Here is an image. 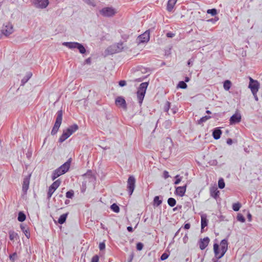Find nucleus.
<instances>
[{"mask_svg": "<svg viewBox=\"0 0 262 262\" xmlns=\"http://www.w3.org/2000/svg\"><path fill=\"white\" fill-rule=\"evenodd\" d=\"M68 214L69 213L67 212L61 215L58 220V223L59 224H63V223H64L66 221Z\"/></svg>", "mask_w": 262, "mask_h": 262, "instance_id": "27", "label": "nucleus"}, {"mask_svg": "<svg viewBox=\"0 0 262 262\" xmlns=\"http://www.w3.org/2000/svg\"><path fill=\"white\" fill-rule=\"evenodd\" d=\"M233 143V141L232 140V139L231 138H228L227 140V143L228 144V145H231Z\"/></svg>", "mask_w": 262, "mask_h": 262, "instance_id": "61", "label": "nucleus"}, {"mask_svg": "<svg viewBox=\"0 0 262 262\" xmlns=\"http://www.w3.org/2000/svg\"><path fill=\"white\" fill-rule=\"evenodd\" d=\"M170 102H169V101H166L164 106V111L165 112H168L170 108Z\"/></svg>", "mask_w": 262, "mask_h": 262, "instance_id": "43", "label": "nucleus"}, {"mask_svg": "<svg viewBox=\"0 0 262 262\" xmlns=\"http://www.w3.org/2000/svg\"><path fill=\"white\" fill-rule=\"evenodd\" d=\"M32 4L38 9H45L49 5V0H32Z\"/></svg>", "mask_w": 262, "mask_h": 262, "instance_id": "10", "label": "nucleus"}, {"mask_svg": "<svg viewBox=\"0 0 262 262\" xmlns=\"http://www.w3.org/2000/svg\"><path fill=\"white\" fill-rule=\"evenodd\" d=\"M32 76V74L31 72H27L25 77L21 80V85H24L30 79Z\"/></svg>", "mask_w": 262, "mask_h": 262, "instance_id": "25", "label": "nucleus"}, {"mask_svg": "<svg viewBox=\"0 0 262 262\" xmlns=\"http://www.w3.org/2000/svg\"><path fill=\"white\" fill-rule=\"evenodd\" d=\"M150 38L149 31L146 30L144 33L140 35L138 38L137 40L139 43L147 42Z\"/></svg>", "mask_w": 262, "mask_h": 262, "instance_id": "11", "label": "nucleus"}, {"mask_svg": "<svg viewBox=\"0 0 262 262\" xmlns=\"http://www.w3.org/2000/svg\"><path fill=\"white\" fill-rule=\"evenodd\" d=\"M116 105L122 107L123 110H127V104L125 99L122 96H118L115 99Z\"/></svg>", "mask_w": 262, "mask_h": 262, "instance_id": "14", "label": "nucleus"}, {"mask_svg": "<svg viewBox=\"0 0 262 262\" xmlns=\"http://www.w3.org/2000/svg\"><path fill=\"white\" fill-rule=\"evenodd\" d=\"M176 200L173 198H169L167 200L168 205L171 207H174L176 204Z\"/></svg>", "mask_w": 262, "mask_h": 262, "instance_id": "32", "label": "nucleus"}, {"mask_svg": "<svg viewBox=\"0 0 262 262\" xmlns=\"http://www.w3.org/2000/svg\"><path fill=\"white\" fill-rule=\"evenodd\" d=\"M160 196H156L153 201V205L156 207L160 206L162 203V199H160Z\"/></svg>", "mask_w": 262, "mask_h": 262, "instance_id": "28", "label": "nucleus"}, {"mask_svg": "<svg viewBox=\"0 0 262 262\" xmlns=\"http://www.w3.org/2000/svg\"><path fill=\"white\" fill-rule=\"evenodd\" d=\"M177 1V0H168L166 8V9L168 12L172 11Z\"/></svg>", "mask_w": 262, "mask_h": 262, "instance_id": "24", "label": "nucleus"}, {"mask_svg": "<svg viewBox=\"0 0 262 262\" xmlns=\"http://www.w3.org/2000/svg\"><path fill=\"white\" fill-rule=\"evenodd\" d=\"M208 220L206 214H203L201 215V232H203L204 228L207 226Z\"/></svg>", "mask_w": 262, "mask_h": 262, "instance_id": "20", "label": "nucleus"}, {"mask_svg": "<svg viewBox=\"0 0 262 262\" xmlns=\"http://www.w3.org/2000/svg\"><path fill=\"white\" fill-rule=\"evenodd\" d=\"M99 257L98 255H95L92 258L91 262H99Z\"/></svg>", "mask_w": 262, "mask_h": 262, "instance_id": "50", "label": "nucleus"}, {"mask_svg": "<svg viewBox=\"0 0 262 262\" xmlns=\"http://www.w3.org/2000/svg\"><path fill=\"white\" fill-rule=\"evenodd\" d=\"M62 45L70 49H77L80 53L83 54L86 53V49L84 46L77 42H64Z\"/></svg>", "mask_w": 262, "mask_h": 262, "instance_id": "5", "label": "nucleus"}, {"mask_svg": "<svg viewBox=\"0 0 262 262\" xmlns=\"http://www.w3.org/2000/svg\"><path fill=\"white\" fill-rule=\"evenodd\" d=\"M249 80L248 88L251 90L252 93H257L260 87L259 83L257 80H254L251 77L249 78Z\"/></svg>", "mask_w": 262, "mask_h": 262, "instance_id": "9", "label": "nucleus"}, {"mask_svg": "<svg viewBox=\"0 0 262 262\" xmlns=\"http://www.w3.org/2000/svg\"><path fill=\"white\" fill-rule=\"evenodd\" d=\"M231 82L230 80H226L224 81L223 86H224V89L226 91L229 90V89L231 88Z\"/></svg>", "mask_w": 262, "mask_h": 262, "instance_id": "30", "label": "nucleus"}, {"mask_svg": "<svg viewBox=\"0 0 262 262\" xmlns=\"http://www.w3.org/2000/svg\"><path fill=\"white\" fill-rule=\"evenodd\" d=\"M135 183V178L133 176H130L127 181V188L129 195H131L134 191Z\"/></svg>", "mask_w": 262, "mask_h": 262, "instance_id": "8", "label": "nucleus"}, {"mask_svg": "<svg viewBox=\"0 0 262 262\" xmlns=\"http://www.w3.org/2000/svg\"><path fill=\"white\" fill-rule=\"evenodd\" d=\"M26 219V215L23 211H19L18 213L17 220L20 222H23Z\"/></svg>", "mask_w": 262, "mask_h": 262, "instance_id": "29", "label": "nucleus"}, {"mask_svg": "<svg viewBox=\"0 0 262 262\" xmlns=\"http://www.w3.org/2000/svg\"><path fill=\"white\" fill-rule=\"evenodd\" d=\"M74 195V192L73 190L67 191L66 193V196L68 199H72Z\"/></svg>", "mask_w": 262, "mask_h": 262, "instance_id": "41", "label": "nucleus"}, {"mask_svg": "<svg viewBox=\"0 0 262 262\" xmlns=\"http://www.w3.org/2000/svg\"><path fill=\"white\" fill-rule=\"evenodd\" d=\"M9 238L11 241H13L15 238L18 237V234L13 231H10L9 232Z\"/></svg>", "mask_w": 262, "mask_h": 262, "instance_id": "35", "label": "nucleus"}, {"mask_svg": "<svg viewBox=\"0 0 262 262\" xmlns=\"http://www.w3.org/2000/svg\"><path fill=\"white\" fill-rule=\"evenodd\" d=\"M31 174L26 176L23 180L22 191L24 194H26L29 187Z\"/></svg>", "mask_w": 262, "mask_h": 262, "instance_id": "16", "label": "nucleus"}, {"mask_svg": "<svg viewBox=\"0 0 262 262\" xmlns=\"http://www.w3.org/2000/svg\"><path fill=\"white\" fill-rule=\"evenodd\" d=\"M87 5L95 7L96 6V3L95 0H83Z\"/></svg>", "mask_w": 262, "mask_h": 262, "instance_id": "38", "label": "nucleus"}, {"mask_svg": "<svg viewBox=\"0 0 262 262\" xmlns=\"http://www.w3.org/2000/svg\"><path fill=\"white\" fill-rule=\"evenodd\" d=\"M210 239L208 237H205L203 239H200L199 242V248L201 250L205 249L209 244Z\"/></svg>", "mask_w": 262, "mask_h": 262, "instance_id": "18", "label": "nucleus"}, {"mask_svg": "<svg viewBox=\"0 0 262 262\" xmlns=\"http://www.w3.org/2000/svg\"><path fill=\"white\" fill-rule=\"evenodd\" d=\"M82 177L88 178L90 179H93L95 178L94 176L92 173L91 170H88L86 173L82 175Z\"/></svg>", "mask_w": 262, "mask_h": 262, "instance_id": "31", "label": "nucleus"}, {"mask_svg": "<svg viewBox=\"0 0 262 262\" xmlns=\"http://www.w3.org/2000/svg\"><path fill=\"white\" fill-rule=\"evenodd\" d=\"M13 32V26L10 23H8L4 26L2 30V33L6 36H8Z\"/></svg>", "mask_w": 262, "mask_h": 262, "instance_id": "15", "label": "nucleus"}, {"mask_svg": "<svg viewBox=\"0 0 262 262\" xmlns=\"http://www.w3.org/2000/svg\"><path fill=\"white\" fill-rule=\"evenodd\" d=\"M242 120V116L241 114L237 112H236L234 114H233L229 119V123L230 125L236 124L241 121Z\"/></svg>", "mask_w": 262, "mask_h": 262, "instance_id": "12", "label": "nucleus"}, {"mask_svg": "<svg viewBox=\"0 0 262 262\" xmlns=\"http://www.w3.org/2000/svg\"><path fill=\"white\" fill-rule=\"evenodd\" d=\"M126 85V82L125 80H122L119 81V85L121 87H123Z\"/></svg>", "mask_w": 262, "mask_h": 262, "instance_id": "53", "label": "nucleus"}, {"mask_svg": "<svg viewBox=\"0 0 262 262\" xmlns=\"http://www.w3.org/2000/svg\"><path fill=\"white\" fill-rule=\"evenodd\" d=\"M210 193L211 197L216 199L219 196L220 191L216 187L214 186L210 188Z\"/></svg>", "mask_w": 262, "mask_h": 262, "instance_id": "22", "label": "nucleus"}, {"mask_svg": "<svg viewBox=\"0 0 262 262\" xmlns=\"http://www.w3.org/2000/svg\"><path fill=\"white\" fill-rule=\"evenodd\" d=\"M123 49L122 42L118 43L112 47H111L108 49V51L110 54H113L116 53H119L121 52Z\"/></svg>", "mask_w": 262, "mask_h": 262, "instance_id": "13", "label": "nucleus"}, {"mask_svg": "<svg viewBox=\"0 0 262 262\" xmlns=\"http://www.w3.org/2000/svg\"><path fill=\"white\" fill-rule=\"evenodd\" d=\"M171 111H172L173 114H175L178 111V108L176 107H172L171 109Z\"/></svg>", "mask_w": 262, "mask_h": 262, "instance_id": "58", "label": "nucleus"}, {"mask_svg": "<svg viewBox=\"0 0 262 262\" xmlns=\"http://www.w3.org/2000/svg\"><path fill=\"white\" fill-rule=\"evenodd\" d=\"M61 184V181L60 180H57L54 182L49 187V189L47 193V199L48 200H50L52 194L54 192V191L57 189V188Z\"/></svg>", "mask_w": 262, "mask_h": 262, "instance_id": "7", "label": "nucleus"}, {"mask_svg": "<svg viewBox=\"0 0 262 262\" xmlns=\"http://www.w3.org/2000/svg\"><path fill=\"white\" fill-rule=\"evenodd\" d=\"M237 220L242 223H244L245 222V218L244 215L241 213L237 214L236 217Z\"/></svg>", "mask_w": 262, "mask_h": 262, "instance_id": "42", "label": "nucleus"}, {"mask_svg": "<svg viewBox=\"0 0 262 262\" xmlns=\"http://www.w3.org/2000/svg\"><path fill=\"white\" fill-rule=\"evenodd\" d=\"M169 253H167L166 252H164L162 255L160 257V259L161 260H166L167 258H168V257H169Z\"/></svg>", "mask_w": 262, "mask_h": 262, "instance_id": "44", "label": "nucleus"}, {"mask_svg": "<svg viewBox=\"0 0 262 262\" xmlns=\"http://www.w3.org/2000/svg\"><path fill=\"white\" fill-rule=\"evenodd\" d=\"M218 186H219V188H220L221 189L225 188V183L223 178H221L219 179V180L218 181Z\"/></svg>", "mask_w": 262, "mask_h": 262, "instance_id": "37", "label": "nucleus"}, {"mask_svg": "<svg viewBox=\"0 0 262 262\" xmlns=\"http://www.w3.org/2000/svg\"><path fill=\"white\" fill-rule=\"evenodd\" d=\"M187 186V184H185L183 186H179L176 187L175 191L176 194L180 196H184L186 192Z\"/></svg>", "mask_w": 262, "mask_h": 262, "instance_id": "19", "label": "nucleus"}, {"mask_svg": "<svg viewBox=\"0 0 262 262\" xmlns=\"http://www.w3.org/2000/svg\"><path fill=\"white\" fill-rule=\"evenodd\" d=\"M99 14L106 17H111L115 15L116 11L112 7H104L99 10Z\"/></svg>", "mask_w": 262, "mask_h": 262, "instance_id": "6", "label": "nucleus"}, {"mask_svg": "<svg viewBox=\"0 0 262 262\" xmlns=\"http://www.w3.org/2000/svg\"><path fill=\"white\" fill-rule=\"evenodd\" d=\"M221 246V253L220 250V246L217 243H214L213 244V251L214 253V258H213L214 262H220L218 259L223 257L228 250V239L225 238L222 239L220 243Z\"/></svg>", "mask_w": 262, "mask_h": 262, "instance_id": "1", "label": "nucleus"}, {"mask_svg": "<svg viewBox=\"0 0 262 262\" xmlns=\"http://www.w3.org/2000/svg\"><path fill=\"white\" fill-rule=\"evenodd\" d=\"M85 183H82V188L81 189V192H84L85 190Z\"/></svg>", "mask_w": 262, "mask_h": 262, "instance_id": "63", "label": "nucleus"}, {"mask_svg": "<svg viewBox=\"0 0 262 262\" xmlns=\"http://www.w3.org/2000/svg\"><path fill=\"white\" fill-rule=\"evenodd\" d=\"M143 244L141 242H138L136 245V249L138 251H141L143 248Z\"/></svg>", "mask_w": 262, "mask_h": 262, "instance_id": "48", "label": "nucleus"}, {"mask_svg": "<svg viewBox=\"0 0 262 262\" xmlns=\"http://www.w3.org/2000/svg\"><path fill=\"white\" fill-rule=\"evenodd\" d=\"M148 85V82H142L140 84L138 89L137 96L138 102L140 105L143 102Z\"/></svg>", "mask_w": 262, "mask_h": 262, "instance_id": "3", "label": "nucleus"}, {"mask_svg": "<svg viewBox=\"0 0 262 262\" xmlns=\"http://www.w3.org/2000/svg\"><path fill=\"white\" fill-rule=\"evenodd\" d=\"M176 180L174 182L175 185L179 184L182 180V177H180L179 175H177L175 177Z\"/></svg>", "mask_w": 262, "mask_h": 262, "instance_id": "47", "label": "nucleus"}, {"mask_svg": "<svg viewBox=\"0 0 262 262\" xmlns=\"http://www.w3.org/2000/svg\"><path fill=\"white\" fill-rule=\"evenodd\" d=\"M21 230L24 233L26 237L29 239L30 237V233L29 229V227L27 225L21 224L20 226Z\"/></svg>", "mask_w": 262, "mask_h": 262, "instance_id": "23", "label": "nucleus"}, {"mask_svg": "<svg viewBox=\"0 0 262 262\" xmlns=\"http://www.w3.org/2000/svg\"><path fill=\"white\" fill-rule=\"evenodd\" d=\"M181 208H182L181 205H177V207L173 208V211H176L178 210V209H180Z\"/></svg>", "mask_w": 262, "mask_h": 262, "instance_id": "59", "label": "nucleus"}, {"mask_svg": "<svg viewBox=\"0 0 262 262\" xmlns=\"http://www.w3.org/2000/svg\"><path fill=\"white\" fill-rule=\"evenodd\" d=\"M174 35H175V34L171 32H168L166 34V36L168 38H172L174 36Z\"/></svg>", "mask_w": 262, "mask_h": 262, "instance_id": "54", "label": "nucleus"}, {"mask_svg": "<svg viewBox=\"0 0 262 262\" xmlns=\"http://www.w3.org/2000/svg\"><path fill=\"white\" fill-rule=\"evenodd\" d=\"M207 13L211 14L212 16H215L217 14V11L215 8H212L211 9H208L207 10Z\"/></svg>", "mask_w": 262, "mask_h": 262, "instance_id": "40", "label": "nucleus"}, {"mask_svg": "<svg viewBox=\"0 0 262 262\" xmlns=\"http://www.w3.org/2000/svg\"><path fill=\"white\" fill-rule=\"evenodd\" d=\"M78 126L76 124H74L70 126L66 130L63 131L62 135L59 138L58 142L62 143L67 139L71 135L78 129Z\"/></svg>", "mask_w": 262, "mask_h": 262, "instance_id": "2", "label": "nucleus"}, {"mask_svg": "<svg viewBox=\"0 0 262 262\" xmlns=\"http://www.w3.org/2000/svg\"><path fill=\"white\" fill-rule=\"evenodd\" d=\"M190 228V224L189 223H186L184 226L185 229H189Z\"/></svg>", "mask_w": 262, "mask_h": 262, "instance_id": "57", "label": "nucleus"}, {"mask_svg": "<svg viewBox=\"0 0 262 262\" xmlns=\"http://www.w3.org/2000/svg\"><path fill=\"white\" fill-rule=\"evenodd\" d=\"M219 19V18L218 17L215 16L214 18H210L206 21L207 22H210L212 24H215L218 20Z\"/></svg>", "mask_w": 262, "mask_h": 262, "instance_id": "49", "label": "nucleus"}, {"mask_svg": "<svg viewBox=\"0 0 262 262\" xmlns=\"http://www.w3.org/2000/svg\"><path fill=\"white\" fill-rule=\"evenodd\" d=\"M99 248L100 249V251H102V250H103L105 249V243L103 242H101L99 244Z\"/></svg>", "mask_w": 262, "mask_h": 262, "instance_id": "51", "label": "nucleus"}, {"mask_svg": "<svg viewBox=\"0 0 262 262\" xmlns=\"http://www.w3.org/2000/svg\"><path fill=\"white\" fill-rule=\"evenodd\" d=\"M241 204L239 202L233 203L232 205V209L235 211H238L241 208Z\"/></svg>", "mask_w": 262, "mask_h": 262, "instance_id": "36", "label": "nucleus"}, {"mask_svg": "<svg viewBox=\"0 0 262 262\" xmlns=\"http://www.w3.org/2000/svg\"><path fill=\"white\" fill-rule=\"evenodd\" d=\"M17 257V253L16 252H14L12 254L9 255V258L10 260L12 262H14Z\"/></svg>", "mask_w": 262, "mask_h": 262, "instance_id": "46", "label": "nucleus"}, {"mask_svg": "<svg viewBox=\"0 0 262 262\" xmlns=\"http://www.w3.org/2000/svg\"><path fill=\"white\" fill-rule=\"evenodd\" d=\"M72 159H69L67 162L58 167L59 170L63 174L66 173L70 169Z\"/></svg>", "mask_w": 262, "mask_h": 262, "instance_id": "17", "label": "nucleus"}, {"mask_svg": "<svg viewBox=\"0 0 262 262\" xmlns=\"http://www.w3.org/2000/svg\"><path fill=\"white\" fill-rule=\"evenodd\" d=\"M177 88L185 89L187 88V85L184 81H180L177 85Z\"/></svg>", "mask_w": 262, "mask_h": 262, "instance_id": "39", "label": "nucleus"}, {"mask_svg": "<svg viewBox=\"0 0 262 262\" xmlns=\"http://www.w3.org/2000/svg\"><path fill=\"white\" fill-rule=\"evenodd\" d=\"M56 118L55 124L51 131V135H55L57 134L62 123L63 111L61 109L56 113Z\"/></svg>", "mask_w": 262, "mask_h": 262, "instance_id": "4", "label": "nucleus"}, {"mask_svg": "<svg viewBox=\"0 0 262 262\" xmlns=\"http://www.w3.org/2000/svg\"><path fill=\"white\" fill-rule=\"evenodd\" d=\"M62 174H63V173L58 168L53 171L51 177L52 180H54Z\"/></svg>", "mask_w": 262, "mask_h": 262, "instance_id": "26", "label": "nucleus"}, {"mask_svg": "<svg viewBox=\"0 0 262 262\" xmlns=\"http://www.w3.org/2000/svg\"><path fill=\"white\" fill-rule=\"evenodd\" d=\"M222 131L220 127H215L213 129L212 136L215 140H218L221 138Z\"/></svg>", "mask_w": 262, "mask_h": 262, "instance_id": "21", "label": "nucleus"}, {"mask_svg": "<svg viewBox=\"0 0 262 262\" xmlns=\"http://www.w3.org/2000/svg\"><path fill=\"white\" fill-rule=\"evenodd\" d=\"M110 208L111 210L115 213H118L120 211V208L116 203L113 204Z\"/></svg>", "mask_w": 262, "mask_h": 262, "instance_id": "34", "label": "nucleus"}, {"mask_svg": "<svg viewBox=\"0 0 262 262\" xmlns=\"http://www.w3.org/2000/svg\"><path fill=\"white\" fill-rule=\"evenodd\" d=\"M188 239V237L187 236V234H186L183 238V241L184 243L186 244L187 242Z\"/></svg>", "mask_w": 262, "mask_h": 262, "instance_id": "56", "label": "nucleus"}, {"mask_svg": "<svg viewBox=\"0 0 262 262\" xmlns=\"http://www.w3.org/2000/svg\"><path fill=\"white\" fill-rule=\"evenodd\" d=\"M134 253L132 252L129 256V258L128 259V262H132L134 257Z\"/></svg>", "mask_w": 262, "mask_h": 262, "instance_id": "55", "label": "nucleus"}, {"mask_svg": "<svg viewBox=\"0 0 262 262\" xmlns=\"http://www.w3.org/2000/svg\"><path fill=\"white\" fill-rule=\"evenodd\" d=\"M192 64H193V60H192L191 59H189L187 61V65L189 67H190L192 65Z\"/></svg>", "mask_w": 262, "mask_h": 262, "instance_id": "60", "label": "nucleus"}, {"mask_svg": "<svg viewBox=\"0 0 262 262\" xmlns=\"http://www.w3.org/2000/svg\"><path fill=\"white\" fill-rule=\"evenodd\" d=\"M171 122L170 120H166L163 123L164 127L166 129L169 128L171 126Z\"/></svg>", "mask_w": 262, "mask_h": 262, "instance_id": "45", "label": "nucleus"}, {"mask_svg": "<svg viewBox=\"0 0 262 262\" xmlns=\"http://www.w3.org/2000/svg\"><path fill=\"white\" fill-rule=\"evenodd\" d=\"M211 118V116H205L200 118V120L198 121V124H201L204 122H205L207 120Z\"/></svg>", "mask_w": 262, "mask_h": 262, "instance_id": "33", "label": "nucleus"}, {"mask_svg": "<svg viewBox=\"0 0 262 262\" xmlns=\"http://www.w3.org/2000/svg\"><path fill=\"white\" fill-rule=\"evenodd\" d=\"M127 230L128 232H132L133 231V228L132 226H128Z\"/></svg>", "mask_w": 262, "mask_h": 262, "instance_id": "62", "label": "nucleus"}, {"mask_svg": "<svg viewBox=\"0 0 262 262\" xmlns=\"http://www.w3.org/2000/svg\"><path fill=\"white\" fill-rule=\"evenodd\" d=\"M170 177L169 174V173L166 170H164L163 173V177L165 179H167L168 178H169Z\"/></svg>", "mask_w": 262, "mask_h": 262, "instance_id": "52", "label": "nucleus"}, {"mask_svg": "<svg viewBox=\"0 0 262 262\" xmlns=\"http://www.w3.org/2000/svg\"><path fill=\"white\" fill-rule=\"evenodd\" d=\"M85 62L88 63V64H90L91 63V58H87L85 60Z\"/></svg>", "mask_w": 262, "mask_h": 262, "instance_id": "64", "label": "nucleus"}]
</instances>
